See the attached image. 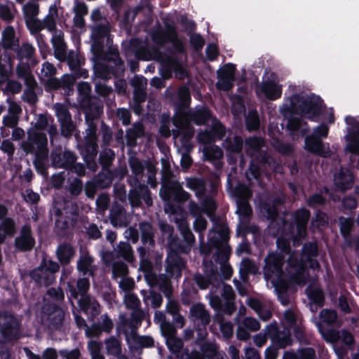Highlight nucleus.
Here are the masks:
<instances>
[{"label": "nucleus", "mask_w": 359, "mask_h": 359, "mask_svg": "<svg viewBox=\"0 0 359 359\" xmlns=\"http://www.w3.org/2000/svg\"><path fill=\"white\" fill-rule=\"evenodd\" d=\"M164 29L158 24V28L152 29L151 38L152 41L163 46L171 43V48L168 51L172 55H187L185 45L182 40L179 38L178 32L173 22L164 21Z\"/></svg>", "instance_id": "nucleus-3"}, {"label": "nucleus", "mask_w": 359, "mask_h": 359, "mask_svg": "<svg viewBox=\"0 0 359 359\" xmlns=\"http://www.w3.org/2000/svg\"><path fill=\"white\" fill-rule=\"evenodd\" d=\"M210 130L215 141L223 140L226 134L225 126L217 118L212 121Z\"/></svg>", "instance_id": "nucleus-49"}, {"label": "nucleus", "mask_w": 359, "mask_h": 359, "mask_svg": "<svg viewBox=\"0 0 359 359\" xmlns=\"http://www.w3.org/2000/svg\"><path fill=\"white\" fill-rule=\"evenodd\" d=\"M139 83L140 84L139 79H136L133 81V84L135 86L133 92V102H135L136 105H140L144 102L147 96L144 89L137 86Z\"/></svg>", "instance_id": "nucleus-56"}, {"label": "nucleus", "mask_w": 359, "mask_h": 359, "mask_svg": "<svg viewBox=\"0 0 359 359\" xmlns=\"http://www.w3.org/2000/svg\"><path fill=\"white\" fill-rule=\"evenodd\" d=\"M334 181L337 189L344 191L352 187L353 175L348 169L341 168L339 172L334 175Z\"/></svg>", "instance_id": "nucleus-27"}, {"label": "nucleus", "mask_w": 359, "mask_h": 359, "mask_svg": "<svg viewBox=\"0 0 359 359\" xmlns=\"http://www.w3.org/2000/svg\"><path fill=\"white\" fill-rule=\"evenodd\" d=\"M204 272L206 274L210 285L217 286L221 283V276L218 272L217 266L212 265V262H205L204 264Z\"/></svg>", "instance_id": "nucleus-41"}, {"label": "nucleus", "mask_w": 359, "mask_h": 359, "mask_svg": "<svg viewBox=\"0 0 359 359\" xmlns=\"http://www.w3.org/2000/svg\"><path fill=\"white\" fill-rule=\"evenodd\" d=\"M236 65L233 63L225 64L217 71L218 81L216 83V87L219 90H230L233 88V81L236 79Z\"/></svg>", "instance_id": "nucleus-14"}, {"label": "nucleus", "mask_w": 359, "mask_h": 359, "mask_svg": "<svg viewBox=\"0 0 359 359\" xmlns=\"http://www.w3.org/2000/svg\"><path fill=\"white\" fill-rule=\"evenodd\" d=\"M311 227L320 229L328 226V217L327 214L321 210H317L315 216L311 219Z\"/></svg>", "instance_id": "nucleus-53"}, {"label": "nucleus", "mask_w": 359, "mask_h": 359, "mask_svg": "<svg viewBox=\"0 0 359 359\" xmlns=\"http://www.w3.org/2000/svg\"><path fill=\"white\" fill-rule=\"evenodd\" d=\"M320 320L327 325H333L337 319V313L334 310L324 309L319 313Z\"/></svg>", "instance_id": "nucleus-58"}, {"label": "nucleus", "mask_w": 359, "mask_h": 359, "mask_svg": "<svg viewBox=\"0 0 359 359\" xmlns=\"http://www.w3.org/2000/svg\"><path fill=\"white\" fill-rule=\"evenodd\" d=\"M244 141L243 137L238 135H233L229 130L228 136L223 140L222 146L229 154H239L242 153Z\"/></svg>", "instance_id": "nucleus-23"}, {"label": "nucleus", "mask_w": 359, "mask_h": 359, "mask_svg": "<svg viewBox=\"0 0 359 359\" xmlns=\"http://www.w3.org/2000/svg\"><path fill=\"white\" fill-rule=\"evenodd\" d=\"M311 217V212L306 208H301L294 211L291 220L283 221V229L292 236L295 234L299 237L306 234L308 222Z\"/></svg>", "instance_id": "nucleus-7"}, {"label": "nucleus", "mask_w": 359, "mask_h": 359, "mask_svg": "<svg viewBox=\"0 0 359 359\" xmlns=\"http://www.w3.org/2000/svg\"><path fill=\"white\" fill-rule=\"evenodd\" d=\"M233 196L237 201H249L252 197L250 187L243 183H238L233 190Z\"/></svg>", "instance_id": "nucleus-43"}, {"label": "nucleus", "mask_w": 359, "mask_h": 359, "mask_svg": "<svg viewBox=\"0 0 359 359\" xmlns=\"http://www.w3.org/2000/svg\"><path fill=\"white\" fill-rule=\"evenodd\" d=\"M190 314L195 320L201 323L203 327H206L210 322V316L203 304H193L190 309Z\"/></svg>", "instance_id": "nucleus-30"}, {"label": "nucleus", "mask_w": 359, "mask_h": 359, "mask_svg": "<svg viewBox=\"0 0 359 359\" xmlns=\"http://www.w3.org/2000/svg\"><path fill=\"white\" fill-rule=\"evenodd\" d=\"M116 253L118 257H122L128 262H132L134 260L132 247L128 242H119L117 245Z\"/></svg>", "instance_id": "nucleus-46"}, {"label": "nucleus", "mask_w": 359, "mask_h": 359, "mask_svg": "<svg viewBox=\"0 0 359 359\" xmlns=\"http://www.w3.org/2000/svg\"><path fill=\"white\" fill-rule=\"evenodd\" d=\"M302 257L308 262L309 268L311 269H318L320 265L316 257L318 255V248L316 242L305 243L302 249Z\"/></svg>", "instance_id": "nucleus-22"}, {"label": "nucleus", "mask_w": 359, "mask_h": 359, "mask_svg": "<svg viewBox=\"0 0 359 359\" xmlns=\"http://www.w3.org/2000/svg\"><path fill=\"white\" fill-rule=\"evenodd\" d=\"M144 128L142 123L136 122L133 126L126 130V138L127 144L130 146H134L137 143L139 137L144 136Z\"/></svg>", "instance_id": "nucleus-34"}, {"label": "nucleus", "mask_w": 359, "mask_h": 359, "mask_svg": "<svg viewBox=\"0 0 359 359\" xmlns=\"http://www.w3.org/2000/svg\"><path fill=\"white\" fill-rule=\"evenodd\" d=\"M42 312L55 329H59L62 326L65 313V311L57 304L47 302L42 307Z\"/></svg>", "instance_id": "nucleus-15"}, {"label": "nucleus", "mask_w": 359, "mask_h": 359, "mask_svg": "<svg viewBox=\"0 0 359 359\" xmlns=\"http://www.w3.org/2000/svg\"><path fill=\"white\" fill-rule=\"evenodd\" d=\"M76 255L75 248L69 243L64 242L58 245L55 256L58 262L48 259L43 255L39 265L29 272L31 280L38 287H48L55 281V273L60 271V266H68Z\"/></svg>", "instance_id": "nucleus-1"}, {"label": "nucleus", "mask_w": 359, "mask_h": 359, "mask_svg": "<svg viewBox=\"0 0 359 359\" xmlns=\"http://www.w3.org/2000/svg\"><path fill=\"white\" fill-rule=\"evenodd\" d=\"M22 148L27 154H34L33 162H46L48 159V139L43 133H29L27 141L22 142Z\"/></svg>", "instance_id": "nucleus-4"}, {"label": "nucleus", "mask_w": 359, "mask_h": 359, "mask_svg": "<svg viewBox=\"0 0 359 359\" xmlns=\"http://www.w3.org/2000/svg\"><path fill=\"white\" fill-rule=\"evenodd\" d=\"M194 135V128L190 123L185 124L182 128L180 142L183 147L187 146Z\"/></svg>", "instance_id": "nucleus-59"}, {"label": "nucleus", "mask_w": 359, "mask_h": 359, "mask_svg": "<svg viewBox=\"0 0 359 359\" xmlns=\"http://www.w3.org/2000/svg\"><path fill=\"white\" fill-rule=\"evenodd\" d=\"M35 243L31 225L27 223L21 227L20 235L15 238V247L20 252H29L34 248Z\"/></svg>", "instance_id": "nucleus-18"}, {"label": "nucleus", "mask_w": 359, "mask_h": 359, "mask_svg": "<svg viewBox=\"0 0 359 359\" xmlns=\"http://www.w3.org/2000/svg\"><path fill=\"white\" fill-rule=\"evenodd\" d=\"M285 263L284 257L282 255L271 252L265 258L264 266V276L267 278L276 276L278 278L283 274V266Z\"/></svg>", "instance_id": "nucleus-12"}, {"label": "nucleus", "mask_w": 359, "mask_h": 359, "mask_svg": "<svg viewBox=\"0 0 359 359\" xmlns=\"http://www.w3.org/2000/svg\"><path fill=\"white\" fill-rule=\"evenodd\" d=\"M22 11L27 20L32 19L39 13V5L34 2L29 1L24 5Z\"/></svg>", "instance_id": "nucleus-62"}, {"label": "nucleus", "mask_w": 359, "mask_h": 359, "mask_svg": "<svg viewBox=\"0 0 359 359\" xmlns=\"http://www.w3.org/2000/svg\"><path fill=\"white\" fill-rule=\"evenodd\" d=\"M281 111L284 114L285 116H286V115L288 114V112L285 113L283 111V109H281ZM289 114L290 115V116L288 118L287 122V129L289 131H290L292 133L301 132L303 135L309 132V128L307 127L308 125H307L306 122L304 123V125L306 126V128L300 129L301 126L303 123L302 118L299 117L293 116V115H294L295 114L289 113Z\"/></svg>", "instance_id": "nucleus-35"}, {"label": "nucleus", "mask_w": 359, "mask_h": 359, "mask_svg": "<svg viewBox=\"0 0 359 359\" xmlns=\"http://www.w3.org/2000/svg\"><path fill=\"white\" fill-rule=\"evenodd\" d=\"M260 126V121L257 111H251L245 118L246 129L251 132L257 130Z\"/></svg>", "instance_id": "nucleus-55"}, {"label": "nucleus", "mask_w": 359, "mask_h": 359, "mask_svg": "<svg viewBox=\"0 0 359 359\" xmlns=\"http://www.w3.org/2000/svg\"><path fill=\"white\" fill-rule=\"evenodd\" d=\"M236 213L245 219H248L252 214V208L248 201H237Z\"/></svg>", "instance_id": "nucleus-63"}, {"label": "nucleus", "mask_w": 359, "mask_h": 359, "mask_svg": "<svg viewBox=\"0 0 359 359\" xmlns=\"http://www.w3.org/2000/svg\"><path fill=\"white\" fill-rule=\"evenodd\" d=\"M0 230L1 234H4L5 240L7 237H12L16 232V225L14 219L11 217H7L1 220Z\"/></svg>", "instance_id": "nucleus-48"}, {"label": "nucleus", "mask_w": 359, "mask_h": 359, "mask_svg": "<svg viewBox=\"0 0 359 359\" xmlns=\"http://www.w3.org/2000/svg\"><path fill=\"white\" fill-rule=\"evenodd\" d=\"M255 264L250 258H244L241 262L239 268L240 278L245 282L249 279V274L254 273Z\"/></svg>", "instance_id": "nucleus-45"}, {"label": "nucleus", "mask_w": 359, "mask_h": 359, "mask_svg": "<svg viewBox=\"0 0 359 359\" xmlns=\"http://www.w3.org/2000/svg\"><path fill=\"white\" fill-rule=\"evenodd\" d=\"M181 233L182 239L175 236L168 241V243L172 251L188 255L195 244V236L188 226L182 227Z\"/></svg>", "instance_id": "nucleus-9"}, {"label": "nucleus", "mask_w": 359, "mask_h": 359, "mask_svg": "<svg viewBox=\"0 0 359 359\" xmlns=\"http://www.w3.org/2000/svg\"><path fill=\"white\" fill-rule=\"evenodd\" d=\"M217 236L212 237V235L210 234V243L213 247H218L222 245H228V241L229 240V230L227 226H222L217 233Z\"/></svg>", "instance_id": "nucleus-42"}, {"label": "nucleus", "mask_w": 359, "mask_h": 359, "mask_svg": "<svg viewBox=\"0 0 359 359\" xmlns=\"http://www.w3.org/2000/svg\"><path fill=\"white\" fill-rule=\"evenodd\" d=\"M323 103L322 98L313 93L306 95L295 93L290 97V104L283 105V110L290 114H299L300 111L302 116L313 120L320 115Z\"/></svg>", "instance_id": "nucleus-2"}, {"label": "nucleus", "mask_w": 359, "mask_h": 359, "mask_svg": "<svg viewBox=\"0 0 359 359\" xmlns=\"http://www.w3.org/2000/svg\"><path fill=\"white\" fill-rule=\"evenodd\" d=\"M186 186L189 189L196 191V193H203L205 190V182L201 177H187L185 178Z\"/></svg>", "instance_id": "nucleus-47"}, {"label": "nucleus", "mask_w": 359, "mask_h": 359, "mask_svg": "<svg viewBox=\"0 0 359 359\" xmlns=\"http://www.w3.org/2000/svg\"><path fill=\"white\" fill-rule=\"evenodd\" d=\"M141 232V242L142 245L152 249L155 246L154 229L152 224L148 222H143L140 224Z\"/></svg>", "instance_id": "nucleus-28"}, {"label": "nucleus", "mask_w": 359, "mask_h": 359, "mask_svg": "<svg viewBox=\"0 0 359 359\" xmlns=\"http://www.w3.org/2000/svg\"><path fill=\"white\" fill-rule=\"evenodd\" d=\"M165 344L169 351L172 353H178L183 347L182 339L175 336L165 339Z\"/></svg>", "instance_id": "nucleus-61"}, {"label": "nucleus", "mask_w": 359, "mask_h": 359, "mask_svg": "<svg viewBox=\"0 0 359 359\" xmlns=\"http://www.w3.org/2000/svg\"><path fill=\"white\" fill-rule=\"evenodd\" d=\"M144 314L142 309H135L133 310L130 316V319L126 320L123 325L128 326L132 330V334H135L136 330L141 325L142 320H144Z\"/></svg>", "instance_id": "nucleus-38"}, {"label": "nucleus", "mask_w": 359, "mask_h": 359, "mask_svg": "<svg viewBox=\"0 0 359 359\" xmlns=\"http://www.w3.org/2000/svg\"><path fill=\"white\" fill-rule=\"evenodd\" d=\"M191 98L189 89L187 86H181L177 91V98L174 102V107L189 108Z\"/></svg>", "instance_id": "nucleus-39"}, {"label": "nucleus", "mask_w": 359, "mask_h": 359, "mask_svg": "<svg viewBox=\"0 0 359 359\" xmlns=\"http://www.w3.org/2000/svg\"><path fill=\"white\" fill-rule=\"evenodd\" d=\"M180 254L171 250L166 257L165 272L170 278L178 279L182 276V271L186 263Z\"/></svg>", "instance_id": "nucleus-19"}, {"label": "nucleus", "mask_w": 359, "mask_h": 359, "mask_svg": "<svg viewBox=\"0 0 359 359\" xmlns=\"http://www.w3.org/2000/svg\"><path fill=\"white\" fill-rule=\"evenodd\" d=\"M51 165L54 168L69 169L76 161V154L71 151H63L61 147H57L50 153Z\"/></svg>", "instance_id": "nucleus-13"}, {"label": "nucleus", "mask_w": 359, "mask_h": 359, "mask_svg": "<svg viewBox=\"0 0 359 359\" xmlns=\"http://www.w3.org/2000/svg\"><path fill=\"white\" fill-rule=\"evenodd\" d=\"M259 90L269 100H276L281 97L282 87L275 81L268 79L262 83Z\"/></svg>", "instance_id": "nucleus-26"}, {"label": "nucleus", "mask_w": 359, "mask_h": 359, "mask_svg": "<svg viewBox=\"0 0 359 359\" xmlns=\"http://www.w3.org/2000/svg\"><path fill=\"white\" fill-rule=\"evenodd\" d=\"M212 113L205 105H198L194 111L190 110V120L196 126H204L211 119Z\"/></svg>", "instance_id": "nucleus-24"}, {"label": "nucleus", "mask_w": 359, "mask_h": 359, "mask_svg": "<svg viewBox=\"0 0 359 359\" xmlns=\"http://www.w3.org/2000/svg\"><path fill=\"white\" fill-rule=\"evenodd\" d=\"M94 262V257L87 250H81L76 262V270L83 276L94 277L97 271V266Z\"/></svg>", "instance_id": "nucleus-20"}, {"label": "nucleus", "mask_w": 359, "mask_h": 359, "mask_svg": "<svg viewBox=\"0 0 359 359\" xmlns=\"http://www.w3.org/2000/svg\"><path fill=\"white\" fill-rule=\"evenodd\" d=\"M91 39L104 41L106 39L107 43L112 42L110 35V26L108 23L97 24L91 28Z\"/></svg>", "instance_id": "nucleus-31"}, {"label": "nucleus", "mask_w": 359, "mask_h": 359, "mask_svg": "<svg viewBox=\"0 0 359 359\" xmlns=\"http://www.w3.org/2000/svg\"><path fill=\"white\" fill-rule=\"evenodd\" d=\"M2 46L5 50H12L19 43V39L15 36L13 27L7 26L2 32Z\"/></svg>", "instance_id": "nucleus-32"}, {"label": "nucleus", "mask_w": 359, "mask_h": 359, "mask_svg": "<svg viewBox=\"0 0 359 359\" xmlns=\"http://www.w3.org/2000/svg\"><path fill=\"white\" fill-rule=\"evenodd\" d=\"M287 264L289 266L294 270L291 276L292 279L295 282H301L304 279V275L308 266V262L301 255L291 254L288 258Z\"/></svg>", "instance_id": "nucleus-21"}, {"label": "nucleus", "mask_w": 359, "mask_h": 359, "mask_svg": "<svg viewBox=\"0 0 359 359\" xmlns=\"http://www.w3.org/2000/svg\"><path fill=\"white\" fill-rule=\"evenodd\" d=\"M12 50L16 53L17 59L19 60H31L35 54V48L28 42H24L21 46L20 43H18Z\"/></svg>", "instance_id": "nucleus-36"}, {"label": "nucleus", "mask_w": 359, "mask_h": 359, "mask_svg": "<svg viewBox=\"0 0 359 359\" xmlns=\"http://www.w3.org/2000/svg\"><path fill=\"white\" fill-rule=\"evenodd\" d=\"M55 113L60 123L72 118L68 108L63 104L57 103L55 104Z\"/></svg>", "instance_id": "nucleus-64"}, {"label": "nucleus", "mask_w": 359, "mask_h": 359, "mask_svg": "<svg viewBox=\"0 0 359 359\" xmlns=\"http://www.w3.org/2000/svg\"><path fill=\"white\" fill-rule=\"evenodd\" d=\"M175 107V114L172 118V123L175 127L183 126L190 123V110L186 111V108Z\"/></svg>", "instance_id": "nucleus-37"}, {"label": "nucleus", "mask_w": 359, "mask_h": 359, "mask_svg": "<svg viewBox=\"0 0 359 359\" xmlns=\"http://www.w3.org/2000/svg\"><path fill=\"white\" fill-rule=\"evenodd\" d=\"M161 318H163V320L161 323V332L165 338V339L174 337L177 334V330L175 327L174 324L172 323L167 321L164 317V316L159 313Z\"/></svg>", "instance_id": "nucleus-50"}, {"label": "nucleus", "mask_w": 359, "mask_h": 359, "mask_svg": "<svg viewBox=\"0 0 359 359\" xmlns=\"http://www.w3.org/2000/svg\"><path fill=\"white\" fill-rule=\"evenodd\" d=\"M268 332L269 334H274L271 336L272 344L278 348H285L286 346L292 344V340L290 333L285 334L283 336H279L276 325H270L268 326Z\"/></svg>", "instance_id": "nucleus-29"}, {"label": "nucleus", "mask_w": 359, "mask_h": 359, "mask_svg": "<svg viewBox=\"0 0 359 359\" xmlns=\"http://www.w3.org/2000/svg\"><path fill=\"white\" fill-rule=\"evenodd\" d=\"M100 134L102 137V147H109L113 140V132L104 121L101 122Z\"/></svg>", "instance_id": "nucleus-52"}, {"label": "nucleus", "mask_w": 359, "mask_h": 359, "mask_svg": "<svg viewBox=\"0 0 359 359\" xmlns=\"http://www.w3.org/2000/svg\"><path fill=\"white\" fill-rule=\"evenodd\" d=\"M161 199L165 202L183 203L190 198V194L184 191L177 181L163 180L159 191Z\"/></svg>", "instance_id": "nucleus-8"}, {"label": "nucleus", "mask_w": 359, "mask_h": 359, "mask_svg": "<svg viewBox=\"0 0 359 359\" xmlns=\"http://www.w3.org/2000/svg\"><path fill=\"white\" fill-rule=\"evenodd\" d=\"M217 249L215 260L220 264H224L229 259L231 255V248L229 245H222L218 247H214Z\"/></svg>", "instance_id": "nucleus-51"}, {"label": "nucleus", "mask_w": 359, "mask_h": 359, "mask_svg": "<svg viewBox=\"0 0 359 359\" xmlns=\"http://www.w3.org/2000/svg\"><path fill=\"white\" fill-rule=\"evenodd\" d=\"M245 178L251 185L255 184L253 180L258 184H260L262 182V170L260 167L257 164L251 163L249 168L245 171Z\"/></svg>", "instance_id": "nucleus-40"}, {"label": "nucleus", "mask_w": 359, "mask_h": 359, "mask_svg": "<svg viewBox=\"0 0 359 359\" xmlns=\"http://www.w3.org/2000/svg\"><path fill=\"white\" fill-rule=\"evenodd\" d=\"M204 156L205 160L213 161L219 159L222 156V151L217 146H211L204 149Z\"/></svg>", "instance_id": "nucleus-60"}, {"label": "nucleus", "mask_w": 359, "mask_h": 359, "mask_svg": "<svg viewBox=\"0 0 359 359\" xmlns=\"http://www.w3.org/2000/svg\"><path fill=\"white\" fill-rule=\"evenodd\" d=\"M126 67L121 57H112L111 60L103 62L93 61V73L95 77L101 79L118 78L123 76Z\"/></svg>", "instance_id": "nucleus-5"}, {"label": "nucleus", "mask_w": 359, "mask_h": 359, "mask_svg": "<svg viewBox=\"0 0 359 359\" xmlns=\"http://www.w3.org/2000/svg\"><path fill=\"white\" fill-rule=\"evenodd\" d=\"M98 140L84 139V144L80 146V153L87 168L95 172L97 169L96 157L98 152Z\"/></svg>", "instance_id": "nucleus-11"}, {"label": "nucleus", "mask_w": 359, "mask_h": 359, "mask_svg": "<svg viewBox=\"0 0 359 359\" xmlns=\"http://www.w3.org/2000/svg\"><path fill=\"white\" fill-rule=\"evenodd\" d=\"M308 297L311 303L316 306V309L323 307L325 304V295L321 289L316 288L308 293Z\"/></svg>", "instance_id": "nucleus-54"}, {"label": "nucleus", "mask_w": 359, "mask_h": 359, "mask_svg": "<svg viewBox=\"0 0 359 359\" xmlns=\"http://www.w3.org/2000/svg\"><path fill=\"white\" fill-rule=\"evenodd\" d=\"M20 321L8 311H0V343L13 342L20 339Z\"/></svg>", "instance_id": "nucleus-6"}, {"label": "nucleus", "mask_w": 359, "mask_h": 359, "mask_svg": "<svg viewBox=\"0 0 359 359\" xmlns=\"http://www.w3.org/2000/svg\"><path fill=\"white\" fill-rule=\"evenodd\" d=\"M304 149L313 154L322 156L324 152V147L323 140L318 137L309 135L305 137L304 140Z\"/></svg>", "instance_id": "nucleus-33"}, {"label": "nucleus", "mask_w": 359, "mask_h": 359, "mask_svg": "<svg viewBox=\"0 0 359 359\" xmlns=\"http://www.w3.org/2000/svg\"><path fill=\"white\" fill-rule=\"evenodd\" d=\"M90 283L88 278L83 276L79 278L76 281L72 279L67 283V292L69 294V298L78 299L79 296L80 298L90 296L88 294L90 290Z\"/></svg>", "instance_id": "nucleus-16"}, {"label": "nucleus", "mask_w": 359, "mask_h": 359, "mask_svg": "<svg viewBox=\"0 0 359 359\" xmlns=\"http://www.w3.org/2000/svg\"><path fill=\"white\" fill-rule=\"evenodd\" d=\"M91 51L93 55V61L102 60H111L112 57H118L120 55L119 50L117 46H109V48L104 50V41L92 39Z\"/></svg>", "instance_id": "nucleus-17"}, {"label": "nucleus", "mask_w": 359, "mask_h": 359, "mask_svg": "<svg viewBox=\"0 0 359 359\" xmlns=\"http://www.w3.org/2000/svg\"><path fill=\"white\" fill-rule=\"evenodd\" d=\"M78 304L81 309L87 314L90 318L93 319L100 313V305L98 302L92 299L90 296L80 298Z\"/></svg>", "instance_id": "nucleus-25"}, {"label": "nucleus", "mask_w": 359, "mask_h": 359, "mask_svg": "<svg viewBox=\"0 0 359 359\" xmlns=\"http://www.w3.org/2000/svg\"><path fill=\"white\" fill-rule=\"evenodd\" d=\"M105 184L100 183L99 179H93L92 182L86 183L84 191L88 198H93L98 189L104 188Z\"/></svg>", "instance_id": "nucleus-57"}, {"label": "nucleus", "mask_w": 359, "mask_h": 359, "mask_svg": "<svg viewBox=\"0 0 359 359\" xmlns=\"http://www.w3.org/2000/svg\"><path fill=\"white\" fill-rule=\"evenodd\" d=\"M81 107L85 115V119H99L103 114V102L96 96L82 97Z\"/></svg>", "instance_id": "nucleus-10"}, {"label": "nucleus", "mask_w": 359, "mask_h": 359, "mask_svg": "<svg viewBox=\"0 0 359 359\" xmlns=\"http://www.w3.org/2000/svg\"><path fill=\"white\" fill-rule=\"evenodd\" d=\"M115 158L114 151L109 148L103 149L99 155V163L102 170H110L112 162Z\"/></svg>", "instance_id": "nucleus-44"}]
</instances>
